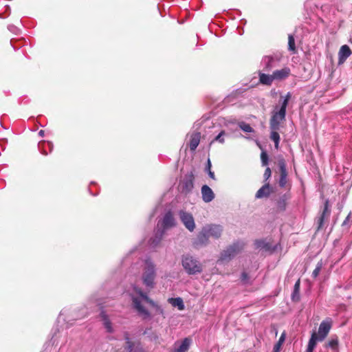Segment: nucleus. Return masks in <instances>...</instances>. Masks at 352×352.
<instances>
[{"mask_svg":"<svg viewBox=\"0 0 352 352\" xmlns=\"http://www.w3.org/2000/svg\"><path fill=\"white\" fill-rule=\"evenodd\" d=\"M245 245V243L240 241L233 243L221 252L220 260L226 262L231 261L243 251Z\"/></svg>","mask_w":352,"mask_h":352,"instance_id":"1","label":"nucleus"},{"mask_svg":"<svg viewBox=\"0 0 352 352\" xmlns=\"http://www.w3.org/2000/svg\"><path fill=\"white\" fill-rule=\"evenodd\" d=\"M182 264L186 272L190 274H195L202 271L201 264L190 255L184 256Z\"/></svg>","mask_w":352,"mask_h":352,"instance_id":"2","label":"nucleus"},{"mask_svg":"<svg viewBox=\"0 0 352 352\" xmlns=\"http://www.w3.org/2000/svg\"><path fill=\"white\" fill-rule=\"evenodd\" d=\"M155 276V265L151 262L146 261L142 274L144 285L147 287L153 288L154 287Z\"/></svg>","mask_w":352,"mask_h":352,"instance_id":"3","label":"nucleus"},{"mask_svg":"<svg viewBox=\"0 0 352 352\" xmlns=\"http://www.w3.org/2000/svg\"><path fill=\"white\" fill-rule=\"evenodd\" d=\"M195 176L192 172L185 175L184 179L179 184V188L182 193L188 194L194 188Z\"/></svg>","mask_w":352,"mask_h":352,"instance_id":"4","label":"nucleus"},{"mask_svg":"<svg viewBox=\"0 0 352 352\" xmlns=\"http://www.w3.org/2000/svg\"><path fill=\"white\" fill-rule=\"evenodd\" d=\"M285 120V111H276L270 121L271 130H279L280 124Z\"/></svg>","mask_w":352,"mask_h":352,"instance_id":"5","label":"nucleus"},{"mask_svg":"<svg viewBox=\"0 0 352 352\" xmlns=\"http://www.w3.org/2000/svg\"><path fill=\"white\" fill-rule=\"evenodd\" d=\"M179 217L185 227L189 231L192 232L195 228V223L192 215L190 213L181 210L179 212Z\"/></svg>","mask_w":352,"mask_h":352,"instance_id":"6","label":"nucleus"},{"mask_svg":"<svg viewBox=\"0 0 352 352\" xmlns=\"http://www.w3.org/2000/svg\"><path fill=\"white\" fill-rule=\"evenodd\" d=\"M278 165L280 171V179L278 184L281 188H283L286 186L287 182V171L286 168L285 160L283 157H280L278 160Z\"/></svg>","mask_w":352,"mask_h":352,"instance_id":"7","label":"nucleus"},{"mask_svg":"<svg viewBox=\"0 0 352 352\" xmlns=\"http://www.w3.org/2000/svg\"><path fill=\"white\" fill-rule=\"evenodd\" d=\"M331 210L329 208V201L328 199L325 200L323 210L318 219L317 221V230H320L322 228L324 220H327L330 216Z\"/></svg>","mask_w":352,"mask_h":352,"instance_id":"8","label":"nucleus"},{"mask_svg":"<svg viewBox=\"0 0 352 352\" xmlns=\"http://www.w3.org/2000/svg\"><path fill=\"white\" fill-rule=\"evenodd\" d=\"M331 328V320L329 318L320 323L318 333L319 341H322L327 336Z\"/></svg>","mask_w":352,"mask_h":352,"instance_id":"9","label":"nucleus"},{"mask_svg":"<svg viewBox=\"0 0 352 352\" xmlns=\"http://www.w3.org/2000/svg\"><path fill=\"white\" fill-rule=\"evenodd\" d=\"M99 309L100 310V317L102 321L103 325L108 333H113V328L112 323L109 318V316L106 314L104 310V307L101 304H98Z\"/></svg>","mask_w":352,"mask_h":352,"instance_id":"10","label":"nucleus"},{"mask_svg":"<svg viewBox=\"0 0 352 352\" xmlns=\"http://www.w3.org/2000/svg\"><path fill=\"white\" fill-rule=\"evenodd\" d=\"M274 80L282 81L287 79L291 74L289 67H285L280 69H276L272 72Z\"/></svg>","mask_w":352,"mask_h":352,"instance_id":"11","label":"nucleus"},{"mask_svg":"<svg viewBox=\"0 0 352 352\" xmlns=\"http://www.w3.org/2000/svg\"><path fill=\"white\" fill-rule=\"evenodd\" d=\"M208 230L204 226L201 232L198 234L196 241L194 243L195 247H199L201 245H206L208 243L209 235L208 234Z\"/></svg>","mask_w":352,"mask_h":352,"instance_id":"12","label":"nucleus"},{"mask_svg":"<svg viewBox=\"0 0 352 352\" xmlns=\"http://www.w3.org/2000/svg\"><path fill=\"white\" fill-rule=\"evenodd\" d=\"M209 237L219 239L223 232V228L219 225L210 224L206 226Z\"/></svg>","mask_w":352,"mask_h":352,"instance_id":"13","label":"nucleus"},{"mask_svg":"<svg viewBox=\"0 0 352 352\" xmlns=\"http://www.w3.org/2000/svg\"><path fill=\"white\" fill-rule=\"evenodd\" d=\"M351 54L352 52L347 45L341 46L338 52V65H342Z\"/></svg>","mask_w":352,"mask_h":352,"instance_id":"14","label":"nucleus"},{"mask_svg":"<svg viewBox=\"0 0 352 352\" xmlns=\"http://www.w3.org/2000/svg\"><path fill=\"white\" fill-rule=\"evenodd\" d=\"M132 302L133 307L139 314L143 315L144 317H148L150 316L148 311L142 305L141 300L139 298L132 297Z\"/></svg>","mask_w":352,"mask_h":352,"instance_id":"15","label":"nucleus"},{"mask_svg":"<svg viewBox=\"0 0 352 352\" xmlns=\"http://www.w3.org/2000/svg\"><path fill=\"white\" fill-rule=\"evenodd\" d=\"M272 192V188L269 183H266L256 192L255 197L256 199H262L268 197Z\"/></svg>","mask_w":352,"mask_h":352,"instance_id":"16","label":"nucleus"},{"mask_svg":"<svg viewBox=\"0 0 352 352\" xmlns=\"http://www.w3.org/2000/svg\"><path fill=\"white\" fill-rule=\"evenodd\" d=\"M201 195L203 200L206 202H210L214 198V194L212 189L207 185H204L201 187Z\"/></svg>","mask_w":352,"mask_h":352,"instance_id":"17","label":"nucleus"},{"mask_svg":"<svg viewBox=\"0 0 352 352\" xmlns=\"http://www.w3.org/2000/svg\"><path fill=\"white\" fill-rule=\"evenodd\" d=\"M175 222L173 213L168 211L165 214L162 219V227L164 229H168L175 226Z\"/></svg>","mask_w":352,"mask_h":352,"instance_id":"18","label":"nucleus"},{"mask_svg":"<svg viewBox=\"0 0 352 352\" xmlns=\"http://www.w3.org/2000/svg\"><path fill=\"white\" fill-rule=\"evenodd\" d=\"M201 133L199 132H193L190 135L189 146L190 151H195L200 142Z\"/></svg>","mask_w":352,"mask_h":352,"instance_id":"19","label":"nucleus"},{"mask_svg":"<svg viewBox=\"0 0 352 352\" xmlns=\"http://www.w3.org/2000/svg\"><path fill=\"white\" fill-rule=\"evenodd\" d=\"M259 82L261 85L271 86L273 83L274 78L273 74H266L262 72L258 73Z\"/></svg>","mask_w":352,"mask_h":352,"instance_id":"20","label":"nucleus"},{"mask_svg":"<svg viewBox=\"0 0 352 352\" xmlns=\"http://www.w3.org/2000/svg\"><path fill=\"white\" fill-rule=\"evenodd\" d=\"M191 343V340L189 338H184L178 347H175L173 352H186Z\"/></svg>","mask_w":352,"mask_h":352,"instance_id":"21","label":"nucleus"},{"mask_svg":"<svg viewBox=\"0 0 352 352\" xmlns=\"http://www.w3.org/2000/svg\"><path fill=\"white\" fill-rule=\"evenodd\" d=\"M317 341H319L318 334L315 331H314L309 340L307 352H313L314 348L316 346Z\"/></svg>","mask_w":352,"mask_h":352,"instance_id":"22","label":"nucleus"},{"mask_svg":"<svg viewBox=\"0 0 352 352\" xmlns=\"http://www.w3.org/2000/svg\"><path fill=\"white\" fill-rule=\"evenodd\" d=\"M291 97H292V94L289 92H288L285 96L281 95L280 96L278 102H279L280 107L278 110H285L286 109V108L287 107L288 102L290 100Z\"/></svg>","mask_w":352,"mask_h":352,"instance_id":"23","label":"nucleus"},{"mask_svg":"<svg viewBox=\"0 0 352 352\" xmlns=\"http://www.w3.org/2000/svg\"><path fill=\"white\" fill-rule=\"evenodd\" d=\"M300 280L298 279L294 287V291L292 294V300L294 302H298L300 300Z\"/></svg>","mask_w":352,"mask_h":352,"instance_id":"24","label":"nucleus"},{"mask_svg":"<svg viewBox=\"0 0 352 352\" xmlns=\"http://www.w3.org/2000/svg\"><path fill=\"white\" fill-rule=\"evenodd\" d=\"M168 302L175 307H177L179 310L184 309V305L183 300L181 298H170Z\"/></svg>","mask_w":352,"mask_h":352,"instance_id":"25","label":"nucleus"},{"mask_svg":"<svg viewBox=\"0 0 352 352\" xmlns=\"http://www.w3.org/2000/svg\"><path fill=\"white\" fill-rule=\"evenodd\" d=\"M278 130H271L270 139L274 142V146L276 149L279 147L280 135Z\"/></svg>","mask_w":352,"mask_h":352,"instance_id":"26","label":"nucleus"},{"mask_svg":"<svg viewBox=\"0 0 352 352\" xmlns=\"http://www.w3.org/2000/svg\"><path fill=\"white\" fill-rule=\"evenodd\" d=\"M286 334L285 332H283L280 337L279 338L278 341L276 343V344L274 346L273 352H280V350L281 349V346L283 345V342L285 340Z\"/></svg>","mask_w":352,"mask_h":352,"instance_id":"27","label":"nucleus"},{"mask_svg":"<svg viewBox=\"0 0 352 352\" xmlns=\"http://www.w3.org/2000/svg\"><path fill=\"white\" fill-rule=\"evenodd\" d=\"M339 341L338 338L331 339L325 345L326 347H329L332 350H337L338 349Z\"/></svg>","mask_w":352,"mask_h":352,"instance_id":"28","label":"nucleus"},{"mask_svg":"<svg viewBox=\"0 0 352 352\" xmlns=\"http://www.w3.org/2000/svg\"><path fill=\"white\" fill-rule=\"evenodd\" d=\"M288 49L289 51H292L293 53L296 52V48L295 45V39L293 35L289 34L288 36Z\"/></svg>","mask_w":352,"mask_h":352,"instance_id":"29","label":"nucleus"},{"mask_svg":"<svg viewBox=\"0 0 352 352\" xmlns=\"http://www.w3.org/2000/svg\"><path fill=\"white\" fill-rule=\"evenodd\" d=\"M286 195H284L283 197H281L277 201V208L279 210L283 211L285 210L286 208Z\"/></svg>","mask_w":352,"mask_h":352,"instance_id":"30","label":"nucleus"},{"mask_svg":"<svg viewBox=\"0 0 352 352\" xmlns=\"http://www.w3.org/2000/svg\"><path fill=\"white\" fill-rule=\"evenodd\" d=\"M322 267V261H320L318 263L316 268L314 270V271L312 272V277L314 278H316L318 277V276L319 275V274L321 271Z\"/></svg>","mask_w":352,"mask_h":352,"instance_id":"31","label":"nucleus"},{"mask_svg":"<svg viewBox=\"0 0 352 352\" xmlns=\"http://www.w3.org/2000/svg\"><path fill=\"white\" fill-rule=\"evenodd\" d=\"M261 160L262 166H267L268 164L269 157H268V155L266 153V151H263L261 152Z\"/></svg>","mask_w":352,"mask_h":352,"instance_id":"32","label":"nucleus"},{"mask_svg":"<svg viewBox=\"0 0 352 352\" xmlns=\"http://www.w3.org/2000/svg\"><path fill=\"white\" fill-rule=\"evenodd\" d=\"M138 344L140 343L133 341L128 342V343L124 346V349L126 350L128 352H131L133 349L136 348Z\"/></svg>","mask_w":352,"mask_h":352,"instance_id":"33","label":"nucleus"},{"mask_svg":"<svg viewBox=\"0 0 352 352\" xmlns=\"http://www.w3.org/2000/svg\"><path fill=\"white\" fill-rule=\"evenodd\" d=\"M265 59H267V63L265 69L269 72L273 68L272 63L274 61V58L272 56H267L265 57Z\"/></svg>","mask_w":352,"mask_h":352,"instance_id":"34","label":"nucleus"},{"mask_svg":"<svg viewBox=\"0 0 352 352\" xmlns=\"http://www.w3.org/2000/svg\"><path fill=\"white\" fill-rule=\"evenodd\" d=\"M254 245L256 248H268V245L263 240H256L254 241Z\"/></svg>","mask_w":352,"mask_h":352,"instance_id":"35","label":"nucleus"},{"mask_svg":"<svg viewBox=\"0 0 352 352\" xmlns=\"http://www.w3.org/2000/svg\"><path fill=\"white\" fill-rule=\"evenodd\" d=\"M240 128L244 131L247 133H251L253 131L252 128L251 126L248 124H246L245 122H242L239 125Z\"/></svg>","mask_w":352,"mask_h":352,"instance_id":"36","label":"nucleus"},{"mask_svg":"<svg viewBox=\"0 0 352 352\" xmlns=\"http://www.w3.org/2000/svg\"><path fill=\"white\" fill-rule=\"evenodd\" d=\"M225 135V131H222L221 133L211 142L210 144L213 143L214 141H218L220 143L224 142V139L222 138L223 135Z\"/></svg>","mask_w":352,"mask_h":352,"instance_id":"37","label":"nucleus"},{"mask_svg":"<svg viewBox=\"0 0 352 352\" xmlns=\"http://www.w3.org/2000/svg\"><path fill=\"white\" fill-rule=\"evenodd\" d=\"M271 175H272V170H271L270 168L267 167L265 168L264 174H263V177L265 179V181L266 182L267 180H268L269 178L271 177Z\"/></svg>","mask_w":352,"mask_h":352,"instance_id":"38","label":"nucleus"},{"mask_svg":"<svg viewBox=\"0 0 352 352\" xmlns=\"http://www.w3.org/2000/svg\"><path fill=\"white\" fill-rule=\"evenodd\" d=\"M351 222H352V219H351V212H349V214L347 215V217H346V219L344 220L343 223H342V226H347L349 225Z\"/></svg>","mask_w":352,"mask_h":352,"instance_id":"39","label":"nucleus"},{"mask_svg":"<svg viewBox=\"0 0 352 352\" xmlns=\"http://www.w3.org/2000/svg\"><path fill=\"white\" fill-rule=\"evenodd\" d=\"M146 302H148V304H150L151 306L153 307H157L156 304L155 303V302L151 299L148 296H145L144 298H143Z\"/></svg>","mask_w":352,"mask_h":352,"instance_id":"40","label":"nucleus"},{"mask_svg":"<svg viewBox=\"0 0 352 352\" xmlns=\"http://www.w3.org/2000/svg\"><path fill=\"white\" fill-rule=\"evenodd\" d=\"M123 336H124V339L125 340V344H126L128 343V342H132V340L130 338V334L129 332H127V331L124 332Z\"/></svg>","mask_w":352,"mask_h":352,"instance_id":"41","label":"nucleus"},{"mask_svg":"<svg viewBox=\"0 0 352 352\" xmlns=\"http://www.w3.org/2000/svg\"><path fill=\"white\" fill-rule=\"evenodd\" d=\"M241 278L242 281L245 282L248 280L249 276L246 272H244L241 274Z\"/></svg>","mask_w":352,"mask_h":352,"instance_id":"42","label":"nucleus"},{"mask_svg":"<svg viewBox=\"0 0 352 352\" xmlns=\"http://www.w3.org/2000/svg\"><path fill=\"white\" fill-rule=\"evenodd\" d=\"M163 234H164V232L161 231L160 236L158 237L157 240L155 241V239H153V241H152V243L155 244V245H157L161 241Z\"/></svg>","mask_w":352,"mask_h":352,"instance_id":"43","label":"nucleus"},{"mask_svg":"<svg viewBox=\"0 0 352 352\" xmlns=\"http://www.w3.org/2000/svg\"><path fill=\"white\" fill-rule=\"evenodd\" d=\"M135 291L141 296L142 299L144 298L145 296H147L144 292H142L141 289H135Z\"/></svg>","mask_w":352,"mask_h":352,"instance_id":"44","label":"nucleus"},{"mask_svg":"<svg viewBox=\"0 0 352 352\" xmlns=\"http://www.w3.org/2000/svg\"><path fill=\"white\" fill-rule=\"evenodd\" d=\"M131 352H144L142 348L140 346V344H138L136 348Z\"/></svg>","mask_w":352,"mask_h":352,"instance_id":"45","label":"nucleus"},{"mask_svg":"<svg viewBox=\"0 0 352 352\" xmlns=\"http://www.w3.org/2000/svg\"><path fill=\"white\" fill-rule=\"evenodd\" d=\"M211 166H212L211 162H210V159H208V162H207V166H206V170L207 171L211 170Z\"/></svg>","mask_w":352,"mask_h":352,"instance_id":"46","label":"nucleus"},{"mask_svg":"<svg viewBox=\"0 0 352 352\" xmlns=\"http://www.w3.org/2000/svg\"><path fill=\"white\" fill-rule=\"evenodd\" d=\"M208 175H209V177L212 179H215V176H214V172L211 171V170H209L208 171Z\"/></svg>","mask_w":352,"mask_h":352,"instance_id":"47","label":"nucleus"},{"mask_svg":"<svg viewBox=\"0 0 352 352\" xmlns=\"http://www.w3.org/2000/svg\"><path fill=\"white\" fill-rule=\"evenodd\" d=\"M38 135H39L40 136H42V137H43V136L44 135V131L41 130V131L38 132Z\"/></svg>","mask_w":352,"mask_h":352,"instance_id":"48","label":"nucleus"},{"mask_svg":"<svg viewBox=\"0 0 352 352\" xmlns=\"http://www.w3.org/2000/svg\"><path fill=\"white\" fill-rule=\"evenodd\" d=\"M159 309H160V312L161 314H162V313H163V310H162V309H160V308H159Z\"/></svg>","mask_w":352,"mask_h":352,"instance_id":"49","label":"nucleus"}]
</instances>
